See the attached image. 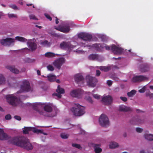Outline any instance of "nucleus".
I'll return each instance as SVG.
<instances>
[{
  "label": "nucleus",
  "instance_id": "obj_1",
  "mask_svg": "<svg viewBox=\"0 0 153 153\" xmlns=\"http://www.w3.org/2000/svg\"><path fill=\"white\" fill-rule=\"evenodd\" d=\"M8 140V142L10 144L20 147L27 150H32L33 147L29 140L23 137H10V136L5 133L2 129L0 128V140Z\"/></svg>",
  "mask_w": 153,
  "mask_h": 153
},
{
  "label": "nucleus",
  "instance_id": "obj_2",
  "mask_svg": "<svg viewBox=\"0 0 153 153\" xmlns=\"http://www.w3.org/2000/svg\"><path fill=\"white\" fill-rule=\"evenodd\" d=\"M74 104L75 107H72L71 109V110L74 114L78 116H80L83 115L85 113V107L78 103Z\"/></svg>",
  "mask_w": 153,
  "mask_h": 153
},
{
  "label": "nucleus",
  "instance_id": "obj_3",
  "mask_svg": "<svg viewBox=\"0 0 153 153\" xmlns=\"http://www.w3.org/2000/svg\"><path fill=\"white\" fill-rule=\"evenodd\" d=\"M5 97L9 103L13 106H16L20 101L19 99L13 94L7 95Z\"/></svg>",
  "mask_w": 153,
  "mask_h": 153
},
{
  "label": "nucleus",
  "instance_id": "obj_4",
  "mask_svg": "<svg viewBox=\"0 0 153 153\" xmlns=\"http://www.w3.org/2000/svg\"><path fill=\"white\" fill-rule=\"evenodd\" d=\"M103 45H104V48H105L106 50H110L111 48L112 51L115 54L120 55L122 53L123 51V48L117 47L115 45H113L111 47L104 44H103Z\"/></svg>",
  "mask_w": 153,
  "mask_h": 153
},
{
  "label": "nucleus",
  "instance_id": "obj_5",
  "mask_svg": "<svg viewBox=\"0 0 153 153\" xmlns=\"http://www.w3.org/2000/svg\"><path fill=\"white\" fill-rule=\"evenodd\" d=\"M99 122L100 125L103 127H106L109 124L108 118L106 115L103 114H102L99 117Z\"/></svg>",
  "mask_w": 153,
  "mask_h": 153
},
{
  "label": "nucleus",
  "instance_id": "obj_6",
  "mask_svg": "<svg viewBox=\"0 0 153 153\" xmlns=\"http://www.w3.org/2000/svg\"><path fill=\"white\" fill-rule=\"evenodd\" d=\"M86 80L88 85L91 87H94L98 80L95 77H92L89 75H87L86 77Z\"/></svg>",
  "mask_w": 153,
  "mask_h": 153
},
{
  "label": "nucleus",
  "instance_id": "obj_7",
  "mask_svg": "<svg viewBox=\"0 0 153 153\" xmlns=\"http://www.w3.org/2000/svg\"><path fill=\"white\" fill-rule=\"evenodd\" d=\"M22 83V84L21 85L20 87L21 92L32 91L30 83L28 81L26 80H24Z\"/></svg>",
  "mask_w": 153,
  "mask_h": 153
},
{
  "label": "nucleus",
  "instance_id": "obj_8",
  "mask_svg": "<svg viewBox=\"0 0 153 153\" xmlns=\"http://www.w3.org/2000/svg\"><path fill=\"white\" fill-rule=\"evenodd\" d=\"M65 58L63 57H60L53 62V64L59 70L62 65L65 63Z\"/></svg>",
  "mask_w": 153,
  "mask_h": 153
},
{
  "label": "nucleus",
  "instance_id": "obj_9",
  "mask_svg": "<svg viewBox=\"0 0 153 153\" xmlns=\"http://www.w3.org/2000/svg\"><path fill=\"white\" fill-rule=\"evenodd\" d=\"M78 37L85 41H90L92 38L91 35L85 33H81L78 35Z\"/></svg>",
  "mask_w": 153,
  "mask_h": 153
},
{
  "label": "nucleus",
  "instance_id": "obj_10",
  "mask_svg": "<svg viewBox=\"0 0 153 153\" xmlns=\"http://www.w3.org/2000/svg\"><path fill=\"white\" fill-rule=\"evenodd\" d=\"M83 92V91L80 89L74 90L71 92L70 95L72 97L79 98L82 97Z\"/></svg>",
  "mask_w": 153,
  "mask_h": 153
},
{
  "label": "nucleus",
  "instance_id": "obj_11",
  "mask_svg": "<svg viewBox=\"0 0 153 153\" xmlns=\"http://www.w3.org/2000/svg\"><path fill=\"white\" fill-rule=\"evenodd\" d=\"M32 131L33 132L37 133H42V130L36 128H32L30 127H25L23 131V133L24 134H28L29 131Z\"/></svg>",
  "mask_w": 153,
  "mask_h": 153
},
{
  "label": "nucleus",
  "instance_id": "obj_12",
  "mask_svg": "<svg viewBox=\"0 0 153 153\" xmlns=\"http://www.w3.org/2000/svg\"><path fill=\"white\" fill-rule=\"evenodd\" d=\"M74 79L75 82L79 84L80 83L83 84L84 82V77L80 74H78L75 75Z\"/></svg>",
  "mask_w": 153,
  "mask_h": 153
},
{
  "label": "nucleus",
  "instance_id": "obj_13",
  "mask_svg": "<svg viewBox=\"0 0 153 153\" xmlns=\"http://www.w3.org/2000/svg\"><path fill=\"white\" fill-rule=\"evenodd\" d=\"M147 79V77L143 76L140 75L134 76L132 79L133 82H140Z\"/></svg>",
  "mask_w": 153,
  "mask_h": 153
},
{
  "label": "nucleus",
  "instance_id": "obj_14",
  "mask_svg": "<svg viewBox=\"0 0 153 153\" xmlns=\"http://www.w3.org/2000/svg\"><path fill=\"white\" fill-rule=\"evenodd\" d=\"M14 39L11 38H7L5 39L0 40V43L3 45H9L14 42Z\"/></svg>",
  "mask_w": 153,
  "mask_h": 153
},
{
  "label": "nucleus",
  "instance_id": "obj_15",
  "mask_svg": "<svg viewBox=\"0 0 153 153\" xmlns=\"http://www.w3.org/2000/svg\"><path fill=\"white\" fill-rule=\"evenodd\" d=\"M102 101L105 105H109L112 102V98L111 96H106L102 98Z\"/></svg>",
  "mask_w": 153,
  "mask_h": 153
},
{
  "label": "nucleus",
  "instance_id": "obj_16",
  "mask_svg": "<svg viewBox=\"0 0 153 153\" xmlns=\"http://www.w3.org/2000/svg\"><path fill=\"white\" fill-rule=\"evenodd\" d=\"M31 41V39L28 40V41L27 42V44L30 49L32 51H33L36 49L37 45L36 43L32 42Z\"/></svg>",
  "mask_w": 153,
  "mask_h": 153
},
{
  "label": "nucleus",
  "instance_id": "obj_17",
  "mask_svg": "<svg viewBox=\"0 0 153 153\" xmlns=\"http://www.w3.org/2000/svg\"><path fill=\"white\" fill-rule=\"evenodd\" d=\"M56 91L57 93L53 94V95L57 96L59 98H61L62 97L61 94H64L65 93L64 90L63 88H61L59 85L58 86Z\"/></svg>",
  "mask_w": 153,
  "mask_h": 153
},
{
  "label": "nucleus",
  "instance_id": "obj_18",
  "mask_svg": "<svg viewBox=\"0 0 153 153\" xmlns=\"http://www.w3.org/2000/svg\"><path fill=\"white\" fill-rule=\"evenodd\" d=\"M54 28L59 31L65 33H68L70 31V27L68 26L66 27L62 26L60 27H58L55 26L54 27Z\"/></svg>",
  "mask_w": 153,
  "mask_h": 153
},
{
  "label": "nucleus",
  "instance_id": "obj_19",
  "mask_svg": "<svg viewBox=\"0 0 153 153\" xmlns=\"http://www.w3.org/2000/svg\"><path fill=\"white\" fill-rule=\"evenodd\" d=\"M143 121L140 119L138 117H136L133 118L130 121L131 123L134 125H139L143 123Z\"/></svg>",
  "mask_w": 153,
  "mask_h": 153
},
{
  "label": "nucleus",
  "instance_id": "obj_20",
  "mask_svg": "<svg viewBox=\"0 0 153 153\" xmlns=\"http://www.w3.org/2000/svg\"><path fill=\"white\" fill-rule=\"evenodd\" d=\"M71 43L69 42H63L60 43V47L61 49H69L71 48Z\"/></svg>",
  "mask_w": 153,
  "mask_h": 153
},
{
  "label": "nucleus",
  "instance_id": "obj_21",
  "mask_svg": "<svg viewBox=\"0 0 153 153\" xmlns=\"http://www.w3.org/2000/svg\"><path fill=\"white\" fill-rule=\"evenodd\" d=\"M42 105V104L41 103H36L34 104L33 106V108L37 111L40 114L43 115V111H40L39 110L40 106Z\"/></svg>",
  "mask_w": 153,
  "mask_h": 153
},
{
  "label": "nucleus",
  "instance_id": "obj_22",
  "mask_svg": "<svg viewBox=\"0 0 153 153\" xmlns=\"http://www.w3.org/2000/svg\"><path fill=\"white\" fill-rule=\"evenodd\" d=\"M119 111H121L127 112L128 111H132V109L130 107L121 105L119 106Z\"/></svg>",
  "mask_w": 153,
  "mask_h": 153
},
{
  "label": "nucleus",
  "instance_id": "obj_23",
  "mask_svg": "<svg viewBox=\"0 0 153 153\" xmlns=\"http://www.w3.org/2000/svg\"><path fill=\"white\" fill-rule=\"evenodd\" d=\"M92 47L94 48L97 51H100L104 48V45L103 44L96 43L92 45Z\"/></svg>",
  "mask_w": 153,
  "mask_h": 153
},
{
  "label": "nucleus",
  "instance_id": "obj_24",
  "mask_svg": "<svg viewBox=\"0 0 153 153\" xmlns=\"http://www.w3.org/2000/svg\"><path fill=\"white\" fill-rule=\"evenodd\" d=\"M140 71L142 72L148 71L149 70V66L146 64H142L140 66Z\"/></svg>",
  "mask_w": 153,
  "mask_h": 153
},
{
  "label": "nucleus",
  "instance_id": "obj_25",
  "mask_svg": "<svg viewBox=\"0 0 153 153\" xmlns=\"http://www.w3.org/2000/svg\"><path fill=\"white\" fill-rule=\"evenodd\" d=\"M6 68L11 71L15 74H18L19 72V71L15 68L14 66H7L6 67Z\"/></svg>",
  "mask_w": 153,
  "mask_h": 153
},
{
  "label": "nucleus",
  "instance_id": "obj_26",
  "mask_svg": "<svg viewBox=\"0 0 153 153\" xmlns=\"http://www.w3.org/2000/svg\"><path fill=\"white\" fill-rule=\"evenodd\" d=\"M47 77L48 80L51 82L54 81L56 79V76L52 74H48L47 75Z\"/></svg>",
  "mask_w": 153,
  "mask_h": 153
},
{
  "label": "nucleus",
  "instance_id": "obj_27",
  "mask_svg": "<svg viewBox=\"0 0 153 153\" xmlns=\"http://www.w3.org/2000/svg\"><path fill=\"white\" fill-rule=\"evenodd\" d=\"M98 58L99 55L96 54H91L88 57V59L92 60H97L98 59Z\"/></svg>",
  "mask_w": 153,
  "mask_h": 153
},
{
  "label": "nucleus",
  "instance_id": "obj_28",
  "mask_svg": "<svg viewBox=\"0 0 153 153\" xmlns=\"http://www.w3.org/2000/svg\"><path fill=\"white\" fill-rule=\"evenodd\" d=\"M99 68L101 70L103 71L104 72H107L111 70V68L110 66H101L99 67Z\"/></svg>",
  "mask_w": 153,
  "mask_h": 153
},
{
  "label": "nucleus",
  "instance_id": "obj_29",
  "mask_svg": "<svg viewBox=\"0 0 153 153\" xmlns=\"http://www.w3.org/2000/svg\"><path fill=\"white\" fill-rule=\"evenodd\" d=\"M16 39L19 41L22 42H27L28 41V40L23 37L21 36H17L15 37Z\"/></svg>",
  "mask_w": 153,
  "mask_h": 153
},
{
  "label": "nucleus",
  "instance_id": "obj_30",
  "mask_svg": "<svg viewBox=\"0 0 153 153\" xmlns=\"http://www.w3.org/2000/svg\"><path fill=\"white\" fill-rule=\"evenodd\" d=\"M44 109L45 111L48 112H50L52 111V108L51 106L47 105L44 106Z\"/></svg>",
  "mask_w": 153,
  "mask_h": 153
},
{
  "label": "nucleus",
  "instance_id": "obj_31",
  "mask_svg": "<svg viewBox=\"0 0 153 153\" xmlns=\"http://www.w3.org/2000/svg\"><path fill=\"white\" fill-rule=\"evenodd\" d=\"M145 138L150 141L153 140V134H145L144 135Z\"/></svg>",
  "mask_w": 153,
  "mask_h": 153
},
{
  "label": "nucleus",
  "instance_id": "obj_32",
  "mask_svg": "<svg viewBox=\"0 0 153 153\" xmlns=\"http://www.w3.org/2000/svg\"><path fill=\"white\" fill-rule=\"evenodd\" d=\"M118 146V144L116 142H111L109 145V147L111 149H114Z\"/></svg>",
  "mask_w": 153,
  "mask_h": 153
},
{
  "label": "nucleus",
  "instance_id": "obj_33",
  "mask_svg": "<svg viewBox=\"0 0 153 153\" xmlns=\"http://www.w3.org/2000/svg\"><path fill=\"white\" fill-rule=\"evenodd\" d=\"M40 44L42 45L49 47L50 46L51 43L50 42H49L48 41L46 40L42 42Z\"/></svg>",
  "mask_w": 153,
  "mask_h": 153
},
{
  "label": "nucleus",
  "instance_id": "obj_34",
  "mask_svg": "<svg viewBox=\"0 0 153 153\" xmlns=\"http://www.w3.org/2000/svg\"><path fill=\"white\" fill-rule=\"evenodd\" d=\"M45 56L46 57H52L55 56V54L53 53L48 52L45 54Z\"/></svg>",
  "mask_w": 153,
  "mask_h": 153
},
{
  "label": "nucleus",
  "instance_id": "obj_35",
  "mask_svg": "<svg viewBox=\"0 0 153 153\" xmlns=\"http://www.w3.org/2000/svg\"><path fill=\"white\" fill-rule=\"evenodd\" d=\"M136 92L135 90H132L130 92H128L127 95L129 97H132L136 94Z\"/></svg>",
  "mask_w": 153,
  "mask_h": 153
},
{
  "label": "nucleus",
  "instance_id": "obj_36",
  "mask_svg": "<svg viewBox=\"0 0 153 153\" xmlns=\"http://www.w3.org/2000/svg\"><path fill=\"white\" fill-rule=\"evenodd\" d=\"M98 146V144L95 145L94 151L96 153H100L102 151V149L100 148H97V146Z\"/></svg>",
  "mask_w": 153,
  "mask_h": 153
},
{
  "label": "nucleus",
  "instance_id": "obj_37",
  "mask_svg": "<svg viewBox=\"0 0 153 153\" xmlns=\"http://www.w3.org/2000/svg\"><path fill=\"white\" fill-rule=\"evenodd\" d=\"M5 78L3 75L0 74V84H3L4 83Z\"/></svg>",
  "mask_w": 153,
  "mask_h": 153
},
{
  "label": "nucleus",
  "instance_id": "obj_38",
  "mask_svg": "<svg viewBox=\"0 0 153 153\" xmlns=\"http://www.w3.org/2000/svg\"><path fill=\"white\" fill-rule=\"evenodd\" d=\"M146 96L147 97H149L150 98H153V94L151 93L150 91L146 92Z\"/></svg>",
  "mask_w": 153,
  "mask_h": 153
},
{
  "label": "nucleus",
  "instance_id": "obj_39",
  "mask_svg": "<svg viewBox=\"0 0 153 153\" xmlns=\"http://www.w3.org/2000/svg\"><path fill=\"white\" fill-rule=\"evenodd\" d=\"M69 135L65 133H62L60 134V136L62 138L64 139H66L68 138Z\"/></svg>",
  "mask_w": 153,
  "mask_h": 153
},
{
  "label": "nucleus",
  "instance_id": "obj_40",
  "mask_svg": "<svg viewBox=\"0 0 153 153\" xmlns=\"http://www.w3.org/2000/svg\"><path fill=\"white\" fill-rule=\"evenodd\" d=\"M48 70L51 71H53L54 70V67L51 65H49L47 66Z\"/></svg>",
  "mask_w": 153,
  "mask_h": 153
},
{
  "label": "nucleus",
  "instance_id": "obj_41",
  "mask_svg": "<svg viewBox=\"0 0 153 153\" xmlns=\"http://www.w3.org/2000/svg\"><path fill=\"white\" fill-rule=\"evenodd\" d=\"M72 146L73 147L78 148L79 149H80L81 148L80 145L77 144L73 143L72 144Z\"/></svg>",
  "mask_w": 153,
  "mask_h": 153
},
{
  "label": "nucleus",
  "instance_id": "obj_42",
  "mask_svg": "<svg viewBox=\"0 0 153 153\" xmlns=\"http://www.w3.org/2000/svg\"><path fill=\"white\" fill-rule=\"evenodd\" d=\"M30 19H33L35 20H37L35 16L33 15H30L29 16Z\"/></svg>",
  "mask_w": 153,
  "mask_h": 153
},
{
  "label": "nucleus",
  "instance_id": "obj_43",
  "mask_svg": "<svg viewBox=\"0 0 153 153\" xmlns=\"http://www.w3.org/2000/svg\"><path fill=\"white\" fill-rule=\"evenodd\" d=\"M8 16L10 18H12L13 17L16 18L17 17V16L14 14H8Z\"/></svg>",
  "mask_w": 153,
  "mask_h": 153
},
{
  "label": "nucleus",
  "instance_id": "obj_44",
  "mask_svg": "<svg viewBox=\"0 0 153 153\" xmlns=\"http://www.w3.org/2000/svg\"><path fill=\"white\" fill-rule=\"evenodd\" d=\"M45 16L46 17V18L48 19H49L50 21H51L52 20V18L50 16L49 14L47 13H45Z\"/></svg>",
  "mask_w": 153,
  "mask_h": 153
},
{
  "label": "nucleus",
  "instance_id": "obj_45",
  "mask_svg": "<svg viewBox=\"0 0 153 153\" xmlns=\"http://www.w3.org/2000/svg\"><path fill=\"white\" fill-rule=\"evenodd\" d=\"M9 7L14 10L18 9L17 7L15 5L11 4L9 6Z\"/></svg>",
  "mask_w": 153,
  "mask_h": 153
},
{
  "label": "nucleus",
  "instance_id": "obj_46",
  "mask_svg": "<svg viewBox=\"0 0 153 153\" xmlns=\"http://www.w3.org/2000/svg\"><path fill=\"white\" fill-rule=\"evenodd\" d=\"M100 38L101 39V40L103 42L105 41L106 39V37L104 35H102L100 36Z\"/></svg>",
  "mask_w": 153,
  "mask_h": 153
},
{
  "label": "nucleus",
  "instance_id": "obj_47",
  "mask_svg": "<svg viewBox=\"0 0 153 153\" xmlns=\"http://www.w3.org/2000/svg\"><path fill=\"white\" fill-rule=\"evenodd\" d=\"M146 88L145 86L143 87L141 89L139 90V92L140 93H144L145 91Z\"/></svg>",
  "mask_w": 153,
  "mask_h": 153
},
{
  "label": "nucleus",
  "instance_id": "obj_48",
  "mask_svg": "<svg viewBox=\"0 0 153 153\" xmlns=\"http://www.w3.org/2000/svg\"><path fill=\"white\" fill-rule=\"evenodd\" d=\"M5 118L7 120H9L11 119V115L10 114L6 115L5 116Z\"/></svg>",
  "mask_w": 153,
  "mask_h": 153
},
{
  "label": "nucleus",
  "instance_id": "obj_49",
  "mask_svg": "<svg viewBox=\"0 0 153 153\" xmlns=\"http://www.w3.org/2000/svg\"><path fill=\"white\" fill-rule=\"evenodd\" d=\"M107 84L109 86H110L112 84V82L110 80H108L107 81Z\"/></svg>",
  "mask_w": 153,
  "mask_h": 153
},
{
  "label": "nucleus",
  "instance_id": "obj_50",
  "mask_svg": "<svg viewBox=\"0 0 153 153\" xmlns=\"http://www.w3.org/2000/svg\"><path fill=\"white\" fill-rule=\"evenodd\" d=\"M93 97L96 99H99L100 98V96L97 94H94L93 95Z\"/></svg>",
  "mask_w": 153,
  "mask_h": 153
},
{
  "label": "nucleus",
  "instance_id": "obj_51",
  "mask_svg": "<svg viewBox=\"0 0 153 153\" xmlns=\"http://www.w3.org/2000/svg\"><path fill=\"white\" fill-rule=\"evenodd\" d=\"M14 117L15 119L16 120H18L20 121L21 120V117L17 115L15 116Z\"/></svg>",
  "mask_w": 153,
  "mask_h": 153
},
{
  "label": "nucleus",
  "instance_id": "obj_52",
  "mask_svg": "<svg viewBox=\"0 0 153 153\" xmlns=\"http://www.w3.org/2000/svg\"><path fill=\"white\" fill-rule=\"evenodd\" d=\"M143 131V129L140 128H136V131L138 133H141Z\"/></svg>",
  "mask_w": 153,
  "mask_h": 153
},
{
  "label": "nucleus",
  "instance_id": "obj_53",
  "mask_svg": "<svg viewBox=\"0 0 153 153\" xmlns=\"http://www.w3.org/2000/svg\"><path fill=\"white\" fill-rule=\"evenodd\" d=\"M120 98L124 102H126L127 100V99L126 97H121Z\"/></svg>",
  "mask_w": 153,
  "mask_h": 153
},
{
  "label": "nucleus",
  "instance_id": "obj_54",
  "mask_svg": "<svg viewBox=\"0 0 153 153\" xmlns=\"http://www.w3.org/2000/svg\"><path fill=\"white\" fill-rule=\"evenodd\" d=\"M101 74L100 71L99 70H96V76H99Z\"/></svg>",
  "mask_w": 153,
  "mask_h": 153
},
{
  "label": "nucleus",
  "instance_id": "obj_55",
  "mask_svg": "<svg viewBox=\"0 0 153 153\" xmlns=\"http://www.w3.org/2000/svg\"><path fill=\"white\" fill-rule=\"evenodd\" d=\"M87 100L91 103H92L93 102V101L91 99V98L90 97H89L87 99Z\"/></svg>",
  "mask_w": 153,
  "mask_h": 153
},
{
  "label": "nucleus",
  "instance_id": "obj_56",
  "mask_svg": "<svg viewBox=\"0 0 153 153\" xmlns=\"http://www.w3.org/2000/svg\"><path fill=\"white\" fill-rule=\"evenodd\" d=\"M49 33L51 34V35L54 36H56L57 35L54 32L51 31V32H49Z\"/></svg>",
  "mask_w": 153,
  "mask_h": 153
},
{
  "label": "nucleus",
  "instance_id": "obj_57",
  "mask_svg": "<svg viewBox=\"0 0 153 153\" xmlns=\"http://www.w3.org/2000/svg\"><path fill=\"white\" fill-rule=\"evenodd\" d=\"M112 78L113 79L117 81H118L119 80V78L115 76H113Z\"/></svg>",
  "mask_w": 153,
  "mask_h": 153
},
{
  "label": "nucleus",
  "instance_id": "obj_58",
  "mask_svg": "<svg viewBox=\"0 0 153 153\" xmlns=\"http://www.w3.org/2000/svg\"><path fill=\"white\" fill-rule=\"evenodd\" d=\"M136 112L137 113H140L141 112H143L144 113V112L143 111H141L138 109H137L136 110Z\"/></svg>",
  "mask_w": 153,
  "mask_h": 153
},
{
  "label": "nucleus",
  "instance_id": "obj_59",
  "mask_svg": "<svg viewBox=\"0 0 153 153\" xmlns=\"http://www.w3.org/2000/svg\"><path fill=\"white\" fill-rule=\"evenodd\" d=\"M56 24H57L59 22V19L57 18V17H56Z\"/></svg>",
  "mask_w": 153,
  "mask_h": 153
},
{
  "label": "nucleus",
  "instance_id": "obj_60",
  "mask_svg": "<svg viewBox=\"0 0 153 153\" xmlns=\"http://www.w3.org/2000/svg\"><path fill=\"white\" fill-rule=\"evenodd\" d=\"M37 73L38 75H41V72L40 71L38 70L37 71Z\"/></svg>",
  "mask_w": 153,
  "mask_h": 153
},
{
  "label": "nucleus",
  "instance_id": "obj_61",
  "mask_svg": "<svg viewBox=\"0 0 153 153\" xmlns=\"http://www.w3.org/2000/svg\"><path fill=\"white\" fill-rule=\"evenodd\" d=\"M35 27H38L39 29L41 28H42V27L40 26H38V25H36Z\"/></svg>",
  "mask_w": 153,
  "mask_h": 153
},
{
  "label": "nucleus",
  "instance_id": "obj_62",
  "mask_svg": "<svg viewBox=\"0 0 153 153\" xmlns=\"http://www.w3.org/2000/svg\"><path fill=\"white\" fill-rule=\"evenodd\" d=\"M56 82L58 83H59L60 82V81L59 79H56Z\"/></svg>",
  "mask_w": 153,
  "mask_h": 153
},
{
  "label": "nucleus",
  "instance_id": "obj_63",
  "mask_svg": "<svg viewBox=\"0 0 153 153\" xmlns=\"http://www.w3.org/2000/svg\"><path fill=\"white\" fill-rule=\"evenodd\" d=\"M140 153H146L144 150H142L140 151Z\"/></svg>",
  "mask_w": 153,
  "mask_h": 153
},
{
  "label": "nucleus",
  "instance_id": "obj_64",
  "mask_svg": "<svg viewBox=\"0 0 153 153\" xmlns=\"http://www.w3.org/2000/svg\"><path fill=\"white\" fill-rule=\"evenodd\" d=\"M149 88L153 90V85H150L149 86Z\"/></svg>",
  "mask_w": 153,
  "mask_h": 153
}]
</instances>
